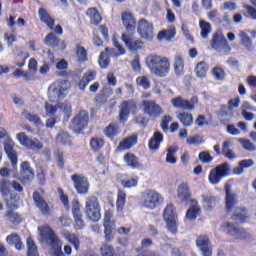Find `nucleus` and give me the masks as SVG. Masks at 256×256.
<instances>
[{"mask_svg": "<svg viewBox=\"0 0 256 256\" xmlns=\"http://www.w3.org/2000/svg\"><path fill=\"white\" fill-rule=\"evenodd\" d=\"M220 229L221 231H224V233H228V235L234 237V239H249L251 237V235L245 231V229L237 228L229 222H224L220 226Z\"/></svg>", "mask_w": 256, "mask_h": 256, "instance_id": "nucleus-10", "label": "nucleus"}, {"mask_svg": "<svg viewBox=\"0 0 256 256\" xmlns=\"http://www.w3.org/2000/svg\"><path fill=\"white\" fill-rule=\"evenodd\" d=\"M175 35H177V30L174 26H170L167 30L160 31L157 39L158 41H171V39H175Z\"/></svg>", "mask_w": 256, "mask_h": 256, "instance_id": "nucleus-28", "label": "nucleus"}, {"mask_svg": "<svg viewBox=\"0 0 256 256\" xmlns=\"http://www.w3.org/2000/svg\"><path fill=\"white\" fill-rule=\"evenodd\" d=\"M38 14L42 23H45L48 29H53V25H55V19L51 17L47 10H45L44 8H40Z\"/></svg>", "mask_w": 256, "mask_h": 256, "instance_id": "nucleus-31", "label": "nucleus"}, {"mask_svg": "<svg viewBox=\"0 0 256 256\" xmlns=\"http://www.w3.org/2000/svg\"><path fill=\"white\" fill-rule=\"evenodd\" d=\"M238 143H240V145H242L243 149H245V151H256V145L255 143L251 142V140L249 139H245V138H238Z\"/></svg>", "mask_w": 256, "mask_h": 256, "instance_id": "nucleus-48", "label": "nucleus"}, {"mask_svg": "<svg viewBox=\"0 0 256 256\" xmlns=\"http://www.w3.org/2000/svg\"><path fill=\"white\" fill-rule=\"evenodd\" d=\"M62 237L68 241V243H71V245H73V247L76 249V251L79 250V237H77L75 234L67 231V230H63L61 232Z\"/></svg>", "mask_w": 256, "mask_h": 256, "instance_id": "nucleus-33", "label": "nucleus"}, {"mask_svg": "<svg viewBox=\"0 0 256 256\" xmlns=\"http://www.w3.org/2000/svg\"><path fill=\"white\" fill-rule=\"evenodd\" d=\"M223 40H227L221 34H215L212 39L211 47L213 49H220L221 45H223Z\"/></svg>", "mask_w": 256, "mask_h": 256, "instance_id": "nucleus-54", "label": "nucleus"}, {"mask_svg": "<svg viewBox=\"0 0 256 256\" xmlns=\"http://www.w3.org/2000/svg\"><path fill=\"white\" fill-rule=\"evenodd\" d=\"M140 109L143 111L145 115L148 117H152L156 119L159 115H163L164 111L156 101H143L140 105Z\"/></svg>", "mask_w": 256, "mask_h": 256, "instance_id": "nucleus-11", "label": "nucleus"}, {"mask_svg": "<svg viewBox=\"0 0 256 256\" xmlns=\"http://www.w3.org/2000/svg\"><path fill=\"white\" fill-rule=\"evenodd\" d=\"M179 151V147L176 145H172L168 147L167 154H166V163H169L170 165H175L177 163V158L175 157V153Z\"/></svg>", "mask_w": 256, "mask_h": 256, "instance_id": "nucleus-42", "label": "nucleus"}, {"mask_svg": "<svg viewBox=\"0 0 256 256\" xmlns=\"http://www.w3.org/2000/svg\"><path fill=\"white\" fill-rule=\"evenodd\" d=\"M27 255L28 256H39V251L37 250V245L33 241V238H28L27 239Z\"/></svg>", "mask_w": 256, "mask_h": 256, "instance_id": "nucleus-50", "label": "nucleus"}, {"mask_svg": "<svg viewBox=\"0 0 256 256\" xmlns=\"http://www.w3.org/2000/svg\"><path fill=\"white\" fill-rule=\"evenodd\" d=\"M238 37L241 41V44L247 51H253V41H251V38L247 34V31L241 30L238 34Z\"/></svg>", "mask_w": 256, "mask_h": 256, "instance_id": "nucleus-35", "label": "nucleus"}, {"mask_svg": "<svg viewBox=\"0 0 256 256\" xmlns=\"http://www.w3.org/2000/svg\"><path fill=\"white\" fill-rule=\"evenodd\" d=\"M6 243L10 246H14L16 251H23V249H25V244H23L21 236L15 233L6 237Z\"/></svg>", "mask_w": 256, "mask_h": 256, "instance_id": "nucleus-24", "label": "nucleus"}, {"mask_svg": "<svg viewBox=\"0 0 256 256\" xmlns=\"http://www.w3.org/2000/svg\"><path fill=\"white\" fill-rule=\"evenodd\" d=\"M177 119L184 125V127H191L193 125V115L188 112H180L177 114Z\"/></svg>", "mask_w": 256, "mask_h": 256, "instance_id": "nucleus-40", "label": "nucleus"}, {"mask_svg": "<svg viewBox=\"0 0 256 256\" xmlns=\"http://www.w3.org/2000/svg\"><path fill=\"white\" fill-rule=\"evenodd\" d=\"M15 142L8 139L4 143V151L8 155L9 160L11 161L12 167H17V152L14 150Z\"/></svg>", "mask_w": 256, "mask_h": 256, "instance_id": "nucleus-20", "label": "nucleus"}, {"mask_svg": "<svg viewBox=\"0 0 256 256\" xmlns=\"http://www.w3.org/2000/svg\"><path fill=\"white\" fill-rule=\"evenodd\" d=\"M170 103L175 109H187V100L181 97L171 99Z\"/></svg>", "mask_w": 256, "mask_h": 256, "instance_id": "nucleus-51", "label": "nucleus"}, {"mask_svg": "<svg viewBox=\"0 0 256 256\" xmlns=\"http://www.w3.org/2000/svg\"><path fill=\"white\" fill-rule=\"evenodd\" d=\"M122 41L125 43V46L130 51H137L139 49H143V43L141 40H135L131 36L127 34H122Z\"/></svg>", "mask_w": 256, "mask_h": 256, "instance_id": "nucleus-23", "label": "nucleus"}, {"mask_svg": "<svg viewBox=\"0 0 256 256\" xmlns=\"http://www.w3.org/2000/svg\"><path fill=\"white\" fill-rule=\"evenodd\" d=\"M196 245L201 251L202 256H212L213 251L211 250V246L209 245V238L206 236H199L196 239Z\"/></svg>", "mask_w": 256, "mask_h": 256, "instance_id": "nucleus-18", "label": "nucleus"}, {"mask_svg": "<svg viewBox=\"0 0 256 256\" xmlns=\"http://www.w3.org/2000/svg\"><path fill=\"white\" fill-rule=\"evenodd\" d=\"M123 160L126 165H128V167H132V169H139L141 167L139 159L134 154L126 153L123 157Z\"/></svg>", "mask_w": 256, "mask_h": 256, "instance_id": "nucleus-36", "label": "nucleus"}, {"mask_svg": "<svg viewBox=\"0 0 256 256\" xmlns=\"http://www.w3.org/2000/svg\"><path fill=\"white\" fill-rule=\"evenodd\" d=\"M57 143L62 145H69L71 143L70 137L66 132L60 133L56 138Z\"/></svg>", "mask_w": 256, "mask_h": 256, "instance_id": "nucleus-57", "label": "nucleus"}, {"mask_svg": "<svg viewBox=\"0 0 256 256\" xmlns=\"http://www.w3.org/2000/svg\"><path fill=\"white\" fill-rule=\"evenodd\" d=\"M178 198L184 203H191V193L189 192V185L187 183H182L178 186L177 189Z\"/></svg>", "mask_w": 256, "mask_h": 256, "instance_id": "nucleus-25", "label": "nucleus"}, {"mask_svg": "<svg viewBox=\"0 0 256 256\" xmlns=\"http://www.w3.org/2000/svg\"><path fill=\"white\" fill-rule=\"evenodd\" d=\"M33 177H35V174H33L31 166L29 163L23 162L21 165L20 175L15 176V178L23 181V183H29Z\"/></svg>", "mask_w": 256, "mask_h": 256, "instance_id": "nucleus-19", "label": "nucleus"}, {"mask_svg": "<svg viewBox=\"0 0 256 256\" xmlns=\"http://www.w3.org/2000/svg\"><path fill=\"white\" fill-rule=\"evenodd\" d=\"M16 139L25 149H31L32 151H41L43 149V144L37 139H32L25 132H19L16 134Z\"/></svg>", "mask_w": 256, "mask_h": 256, "instance_id": "nucleus-9", "label": "nucleus"}, {"mask_svg": "<svg viewBox=\"0 0 256 256\" xmlns=\"http://www.w3.org/2000/svg\"><path fill=\"white\" fill-rule=\"evenodd\" d=\"M137 33L142 39H151L154 36L153 24L145 19H140L137 26Z\"/></svg>", "mask_w": 256, "mask_h": 256, "instance_id": "nucleus-12", "label": "nucleus"}, {"mask_svg": "<svg viewBox=\"0 0 256 256\" xmlns=\"http://www.w3.org/2000/svg\"><path fill=\"white\" fill-rule=\"evenodd\" d=\"M104 135H106L108 139H113L114 137H117V135H119V124H109L104 130Z\"/></svg>", "mask_w": 256, "mask_h": 256, "instance_id": "nucleus-44", "label": "nucleus"}, {"mask_svg": "<svg viewBox=\"0 0 256 256\" xmlns=\"http://www.w3.org/2000/svg\"><path fill=\"white\" fill-rule=\"evenodd\" d=\"M202 203L206 209L211 210L215 205H217V197L211 194H203Z\"/></svg>", "mask_w": 256, "mask_h": 256, "instance_id": "nucleus-39", "label": "nucleus"}, {"mask_svg": "<svg viewBox=\"0 0 256 256\" xmlns=\"http://www.w3.org/2000/svg\"><path fill=\"white\" fill-rule=\"evenodd\" d=\"M72 181L74 183L76 191L80 195H85V193H89V181H87V178L79 175H74L72 176Z\"/></svg>", "mask_w": 256, "mask_h": 256, "instance_id": "nucleus-15", "label": "nucleus"}, {"mask_svg": "<svg viewBox=\"0 0 256 256\" xmlns=\"http://www.w3.org/2000/svg\"><path fill=\"white\" fill-rule=\"evenodd\" d=\"M191 206L186 212V219L188 221H195L197 217L201 214V208L197 204L196 200H191Z\"/></svg>", "mask_w": 256, "mask_h": 256, "instance_id": "nucleus-27", "label": "nucleus"}, {"mask_svg": "<svg viewBox=\"0 0 256 256\" xmlns=\"http://www.w3.org/2000/svg\"><path fill=\"white\" fill-rule=\"evenodd\" d=\"M146 65L149 71L157 77H167L169 70L171 69V62L169 58L162 57L157 54L147 56Z\"/></svg>", "mask_w": 256, "mask_h": 256, "instance_id": "nucleus-2", "label": "nucleus"}, {"mask_svg": "<svg viewBox=\"0 0 256 256\" xmlns=\"http://www.w3.org/2000/svg\"><path fill=\"white\" fill-rule=\"evenodd\" d=\"M199 159L202 163H211V161H213V157L209 152H200Z\"/></svg>", "mask_w": 256, "mask_h": 256, "instance_id": "nucleus-62", "label": "nucleus"}, {"mask_svg": "<svg viewBox=\"0 0 256 256\" xmlns=\"http://www.w3.org/2000/svg\"><path fill=\"white\" fill-rule=\"evenodd\" d=\"M121 19L125 29H127L128 31H135V27H137V22L135 21V17L131 12H122Z\"/></svg>", "mask_w": 256, "mask_h": 256, "instance_id": "nucleus-21", "label": "nucleus"}, {"mask_svg": "<svg viewBox=\"0 0 256 256\" xmlns=\"http://www.w3.org/2000/svg\"><path fill=\"white\" fill-rule=\"evenodd\" d=\"M199 27L201 29V32H200L201 37H203V39H207V37L211 33V24H209L205 20H200Z\"/></svg>", "mask_w": 256, "mask_h": 256, "instance_id": "nucleus-47", "label": "nucleus"}, {"mask_svg": "<svg viewBox=\"0 0 256 256\" xmlns=\"http://www.w3.org/2000/svg\"><path fill=\"white\" fill-rule=\"evenodd\" d=\"M165 223L168 231L172 233V235L177 234V229L179 227V221L177 220V218L173 220H166Z\"/></svg>", "mask_w": 256, "mask_h": 256, "instance_id": "nucleus-53", "label": "nucleus"}, {"mask_svg": "<svg viewBox=\"0 0 256 256\" xmlns=\"http://www.w3.org/2000/svg\"><path fill=\"white\" fill-rule=\"evenodd\" d=\"M225 191V207L227 213H232V215H234V217H236L238 221H246L247 213L245 212V210H241L239 206H237L239 201H237V195H235V193L231 191V186L226 185Z\"/></svg>", "mask_w": 256, "mask_h": 256, "instance_id": "nucleus-3", "label": "nucleus"}, {"mask_svg": "<svg viewBox=\"0 0 256 256\" xmlns=\"http://www.w3.org/2000/svg\"><path fill=\"white\" fill-rule=\"evenodd\" d=\"M103 145H105L103 138H92L90 141L91 149L94 151H99L102 149Z\"/></svg>", "mask_w": 256, "mask_h": 256, "instance_id": "nucleus-56", "label": "nucleus"}, {"mask_svg": "<svg viewBox=\"0 0 256 256\" xmlns=\"http://www.w3.org/2000/svg\"><path fill=\"white\" fill-rule=\"evenodd\" d=\"M172 121V118L169 115H165L162 118L161 127L163 131H169V122Z\"/></svg>", "mask_w": 256, "mask_h": 256, "instance_id": "nucleus-63", "label": "nucleus"}, {"mask_svg": "<svg viewBox=\"0 0 256 256\" xmlns=\"http://www.w3.org/2000/svg\"><path fill=\"white\" fill-rule=\"evenodd\" d=\"M85 214L89 221L97 223L101 219V205L95 196H88L85 201Z\"/></svg>", "mask_w": 256, "mask_h": 256, "instance_id": "nucleus-7", "label": "nucleus"}, {"mask_svg": "<svg viewBox=\"0 0 256 256\" xmlns=\"http://www.w3.org/2000/svg\"><path fill=\"white\" fill-rule=\"evenodd\" d=\"M137 105L133 101H124L120 105L119 119L122 123H125L129 119L130 113L135 112Z\"/></svg>", "mask_w": 256, "mask_h": 256, "instance_id": "nucleus-13", "label": "nucleus"}, {"mask_svg": "<svg viewBox=\"0 0 256 256\" xmlns=\"http://www.w3.org/2000/svg\"><path fill=\"white\" fill-rule=\"evenodd\" d=\"M24 117L30 121V123H33L34 125H41L42 121L41 118H39L36 114L26 113L24 114Z\"/></svg>", "mask_w": 256, "mask_h": 256, "instance_id": "nucleus-58", "label": "nucleus"}, {"mask_svg": "<svg viewBox=\"0 0 256 256\" xmlns=\"http://www.w3.org/2000/svg\"><path fill=\"white\" fill-rule=\"evenodd\" d=\"M45 43L46 45H49V47L55 49L56 47H59V38H57L55 34L50 33L46 36Z\"/></svg>", "mask_w": 256, "mask_h": 256, "instance_id": "nucleus-52", "label": "nucleus"}, {"mask_svg": "<svg viewBox=\"0 0 256 256\" xmlns=\"http://www.w3.org/2000/svg\"><path fill=\"white\" fill-rule=\"evenodd\" d=\"M74 53L78 63H85V61H88L87 50H85L83 46H76Z\"/></svg>", "mask_w": 256, "mask_h": 256, "instance_id": "nucleus-45", "label": "nucleus"}, {"mask_svg": "<svg viewBox=\"0 0 256 256\" xmlns=\"http://www.w3.org/2000/svg\"><path fill=\"white\" fill-rule=\"evenodd\" d=\"M33 199L36 206L41 211V213H43V215H49V213H51V208H49L47 202L43 200V197H41L38 192H34Z\"/></svg>", "mask_w": 256, "mask_h": 256, "instance_id": "nucleus-26", "label": "nucleus"}, {"mask_svg": "<svg viewBox=\"0 0 256 256\" xmlns=\"http://www.w3.org/2000/svg\"><path fill=\"white\" fill-rule=\"evenodd\" d=\"M71 88L67 85L65 80H57L48 87V99L51 103H59L67 97Z\"/></svg>", "mask_w": 256, "mask_h": 256, "instance_id": "nucleus-4", "label": "nucleus"}, {"mask_svg": "<svg viewBox=\"0 0 256 256\" xmlns=\"http://www.w3.org/2000/svg\"><path fill=\"white\" fill-rule=\"evenodd\" d=\"M11 187L15 191H18L19 193L23 191V187L21 186V184L17 182L10 183V182H7L6 180L0 181V193H2L3 196L9 195V192L11 191Z\"/></svg>", "mask_w": 256, "mask_h": 256, "instance_id": "nucleus-22", "label": "nucleus"}, {"mask_svg": "<svg viewBox=\"0 0 256 256\" xmlns=\"http://www.w3.org/2000/svg\"><path fill=\"white\" fill-rule=\"evenodd\" d=\"M88 124L89 113H87V111L85 110L80 111L79 114L75 116L72 122L74 129H85V127H87Z\"/></svg>", "mask_w": 256, "mask_h": 256, "instance_id": "nucleus-17", "label": "nucleus"}, {"mask_svg": "<svg viewBox=\"0 0 256 256\" xmlns=\"http://www.w3.org/2000/svg\"><path fill=\"white\" fill-rule=\"evenodd\" d=\"M72 213L75 221L76 229H83L85 223L83 222V214L81 213V205L79 201L74 200L72 202Z\"/></svg>", "mask_w": 256, "mask_h": 256, "instance_id": "nucleus-16", "label": "nucleus"}, {"mask_svg": "<svg viewBox=\"0 0 256 256\" xmlns=\"http://www.w3.org/2000/svg\"><path fill=\"white\" fill-rule=\"evenodd\" d=\"M163 141V134L161 132H154L152 138L149 141V149L150 151H158L159 147L161 146V143Z\"/></svg>", "mask_w": 256, "mask_h": 256, "instance_id": "nucleus-29", "label": "nucleus"}, {"mask_svg": "<svg viewBox=\"0 0 256 256\" xmlns=\"http://www.w3.org/2000/svg\"><path fill=\"white\" fill-rule=\"evenodd\" d=\"M134 145H137V136L131 135L119 143L118 151H127L131 149V147H134Z\"/></svg>", "mask_w": 256, "mask_h": 256, "instance_id": "nucleus-30", "label": "nucleus"}, {"mask_svg": "<svg viewBox=\"0 0 256 256\" xmlns=\"http://www.w3.org/2000/svg\"><path fill=\"white\" fill-rule=\"evenodd\" d=\"M38 241L48 245V253L51 256H65L63 253V242L55 235L49 226L38 227Z\"/></svg>", "mask_w": 256, "mask_h": 256, "instance_id": "nucleus-1", "label": "nucleus"}, {"mask_svg": "<svg viewBox=\"0 0 256 256\" xmlns=\"http://www.w3.org/2000/svg\"><path fill=\"white\" fill-rule=\"evenodd\" d=\"M185 69V62L180 55H176L174 59V71L177 75H181Z\"/></svg>", "mask_w": 256, "mask_h": 256, "instance_id": "nucleus-46", "label": "nucleus"}, {"mask_svg": "<svg viewBox=\"0 0 256 256\" xmlns=\"http://www.w3.org/2000/svg\"><path fill=\"white\" fill-rule=\"evenodd\" d=\"M127 201V194L123 190H118L117 200H116V210L118 212L123 211L125 209V203Z\"/></svg>", "mask_w": 256, "mask_h": 256, "instance_id": "nucleus-43", "label": "nucleus"}, {"mask_svg": "<svg viewBox=\"0 0 256 256\" xmlns=\"http://www.w3.org/2000/svg\"><path fill=\"white\" fill-rule=\"evenodd\" d=\"M164 201L165 199L161 194H159V192L155 190H146L142 193L140 203L145 209L153 211V209H157V207H159V205Z\"/></svg>", "mask_w": 256, "mask_h": 256, "instance_id": "nucleus-6", "label": "nucleus"}, {"mask_svg": "<svg viewBox=\"0 0 256 256\" xmlns=\"http://www.w3.org/2000/svg\"><path fill=\"white\" fill-rule=\"evenodd\" d=\"M136 85L142 89H151V80L147 76H138L136 78Z\"/></svg>", "mask_w": 256, "mask_h": 256, "instance_id": "nucleus-49", "label": "nucleus"}, {"mask_svg": "<svg viewBox=\"0 0 256 256\" xmlns=\"http://www.w3.org/2000/svg\"><path fill=\"white\" fill-rule=\"evenodd\" d=\"M186 142L187 145H201L202 143H204L203 137H201L200 135H195L187 138Z\"/></svg>", "mask_w": 256, "mask_h": 256, "instance_id": "nucleus-59", "label": "nucleus"}, {"mask_svg": "<svg viewBox=\"0 0 256 256\" xmlns=\"http://www.w3.org/2000/svg\"><path fill=\"white\" fill-rule=\"evenodd\" d=\"M104 229L106 241H113V238L115 237V229H117L115 221L104 223Z\"/></svg>", "mask_w": 256, "mask_h": 256, "instance_id": "nucleus-38", "label": "nucleus"}, {"mask_svg": "<svg viewBox=\"0 0 256 256\" xmlns=\"http://www.w3.org/2000/svg\"><path fill=\"white\" fill-rule=\"evenodd\" d=\"M197 103H199V99L197 98V96H193L190 101L186 100V110L193 111Z\"/></svg>", "mask_w": 256, "mask_h": 256, "instance_id": "nucleus-60", "label": "nucleus"}, {"mask_svg": "<svg viewBox=\"0 0 256 256\" xmlns=\"http://www.w3.org/2000/svg\"><path fill=\"white\" fill-rule=\"evenodd\" d=\"M121 185L124 189H132V187H137L139 183V177L137 176H122Z\"/></svg>", "mask_w": 256, "mask_h": 256, "instance_id": "nucleus-34", "label": "nucleus"}, {"mask_svg": "<svg viewBox=\"0 0 256 256\" xmlns=\"http://www.w3.org/2000/svg\"><path fill=\"white\" fill-rule=\"evenodd\" d=\"M230 171H231V167L227 162H224L216 166L209 173V176H208L209 183H211V185H218V183L221 182V179L229 175Z\"/></svg>", "mask_w": 256, "mask_h": 256, "instance_id": "nucleus-8", "label": "nucleus"}, {"mask_svg": "<svg viewBox=\"0 0 256 256\" xmlns=\"http://www.w3.org/2000/svg\"><path fill=\"white\" fill-rule=\"evenodd\" d=\"M163 219L164 221H171L173 219H177V210L173 204H168L163 211Z\"/></svg>", "mask_w": 256, "mask_h": 256, "instance_id": "nucleus-37", "label": "nucleus"}, {"mask_svg": "<svg viewBox=\"0 0 256 256\" xmlns=\"http://www.w3.org/2000/svg\"><path fill=\"white\" fill-rule=\"evenodd\" d=\"M207 71H209V66L205 62H199L194 70V73L196 74V77L199 79H203L207 77Z\"/></svg>", "mask_w": 256, "mask_h": 256, "instance_id": "nucleus-41", "label": "nucleus"}, {"mask_svg": "<svg viewBox=\"0 0 256 256\" xmlns=\"http://www.w3.org/2000/svg\"><path fill=\"white\" fill-rule=\"evenodd\" d=\"M5 219H6V221H9L10 223H13L14 225H17L18 223H21V216H19V214L15 213L13 211H9L5 215Z\"/></svg>", "mask_w": 256, "mask_h": 256, "instance_id": "nucleus-55", "label": "nucleus"}, {"mask_svg": "<svg viewBox=\"0 0 256 256\" xmlns=\"http://www.w3.org/2000/svg\"><path fill=\"white\" fill-rule=\"evenodd\" d=\"M86 15L90 19L91 25H99L103 21V17H101V14L96 8H89Z\"/></svg>", "mask_w": 256, "mask_h": 256, "instance_id": "nucleus-32", "label": "nucleus"}, {"mask_svg": "<svg viewBox=\"0 0 256 256\" xmlns=\"http://www.w3.org/2000/svg\"><path fill=\"white\" fill-rule=\"evenodd\" d=\"M243 7H244V9H246V11L251 19H256V9L255 8H253L247 4H243Z\"/></svg>", "mask_w": 256, "mask_h": 256, "instance_id": "nucleus-64", "label": "nucleus"}, {"mask_svg": "<svg viewBox=\"0 0 256 256\" xmlns=\"http://www.w3.org/2000/svg\"><path fill=\"white\" fill-rule=\"evenodd\" d=\"M112 43L116 51L113 49L105 48V51L101 52L98 58V64L101 69H107L109 67L111 63V59L109 57L115 58L121 57V55H125V48L119 45V42L115 37L112 39Z\"/></svg>", "mask_w": 256, "mask_h": 256, "instance_id": "nucleus-5", "label": "nucleus"}, {"mask_svg": "<svg viewBox=\"0 0 256 256\" xmlns=\"http://www.w3.org/2000/svg\"><path fill=\"white\" fill-rule=\"evenodd\" d=\"M44 109L46 111V115H55V113H57V109H61L62 113H65V115H70L71 104H69V102H66V103L57 104L56 106H54L49 102H46Z\"/></svg>", "mask_w": 256, "mask_h": 256, "instance_id": "nucleus-14", "label": "nucleus"}, {"mask_svg": "<svg viewBox=\"0 0 256 256\" xmlns=\"http://www.w3.org/2000/svg\"><path fill=\"white\" fill-rule=\"evenodd\" d=\"M212 73H213L215 79H217L218 81L225 79V72L221 68H217V67L214 68Z\"/></svg>", "mask_w": 256, "mask_h": 256, "instance_id": "nucleus-61", "label": "nucleus"}]
</instances>
